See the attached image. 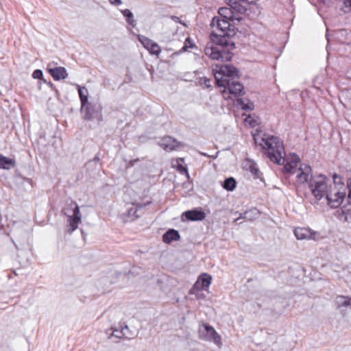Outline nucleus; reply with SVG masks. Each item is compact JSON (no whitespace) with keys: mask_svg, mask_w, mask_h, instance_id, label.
Wrapping results in <instances>:
<instances>
[{"mask_svg":"<svg viewBox=\"0 0 351 351\" xmlns=\"http://www.w3.org/2000/svg\"><path fill=\"white\" fill-rule=\"evenodd\" d=\"M216 84L223 89L221 94L224 99L230 98V95L237 97L243 90V86L237 80L238 77L237 69L232 65L216 64L213 68Z\"/></svg>","mask_w":351,"mask_h":351,"instance_id":"nucleus-1","label":"nucleus"},{"mask_svg":"<svg viewBox=\"0 0 351 351\" xmlns=\"http://www.w3.org/2000/svg\"><path fill=\"white\" fill-rule=\"evenodd\" d=\"M332 184L325 196L326 204L332 208H338L342 204L346 195V189H349L348 199H351V179L347 181V186L344 185L341 176L336 173L332 176Z\"/></svg>","mask_w":351,"mask_h":351,"instance_id":"nucleus-2","label":"nucleus"},{"mask_svg":"<svg viewBox=\"0 0 351 351\" xmlns=\"http://www.w3.org/2000/svg\"><path fill=\"white\" fill-rule=\"evenodd\" d=\"M255 143L267 150L269 159L278 165L283 160L284 147L279 138L264 134L262 137L258 135H253Z\"/></svg>","mask_w":351,"mask_h":351,"instance_id":"nucleus-3","label":"nucleus"},{"mask_svg":"<svg viewBox=\"0 0 351 351\" xmlns=\"http://www.w3.org/2000/svg\"><path fill=\"white\" fill-rule=\"evenodd\" d=\"M210 25V40L217 44H229L228 38L234 34V27L230 25L229 20L215 16Z\"/></svg>","mask_w":351,"mask_h":351,"instance_id":"nucleus-4","label":"nucleus"},{"mask_svg":"<svg viewBox=\"0 0 351 351\" xmlns=\"http://www.w3.org/2000/svg\"><path fill=\"white\" fill-rule=\"evenodd\" d=\"M330 180L324 175L319 174L313 176L308 186L312 195L317 200L324 198L330 186Z\"/></svg>","mask_w":351,"mask_h":351,"instance_id":"nucleus-5","label":"nucleus"},{"mask_svg":"<svg viewBox=\"0 0 351 351\" xmlns=\"http://www.w3.org/2000/svg\"><path fill=\"white\" fill-rule=\"evenodd\" d=\"M228 44H217L210 40L205 49V54L210 58L215 60H219L221 62H228L232 59V53L226 51L223 49V47Z\"/></svg>","mask_w":351,"mask_h":351,"instance_id":"nucleus-6","label":"nucleus"},{"mask_svg":"<svg viewBox=\"0 0 351 351\" xmlns=\"http://www.w3.org/2000/svg\"><path fill=\"white\" fill-rule=\"evenodd\" d=\"M63 212L67 217V231L72 232L78 228L82 221L80 207L75 202H71L64 208Z\"/></svg>","mask_w":351,"mask_h":351,"instance_id":"nucleus-7","label":"nucleus"},{"mask_svg":"<svg viewBox=\"0 0 351 351\" xmlns=\"http://www.w3.org/2000/svg\"><path fill=\"white\" fill-rule=\"evenodd\" d=\"M199 337L204 341L213 343L219 348L222 347L221 335L208 324H202L199 326Z\"/></svg>","mask_w":351,"mask_h":351,"instance_id":"nucleus-8","label":"nucleus"},{"mask_svg":"<svg viewBox=\"0 0 351 351\" xmlns=\"http://www.w3.org/2000/svg\"><path fill=\"white\" fill-rule=\"evenodd\" d=\"M298 184H305L311 181L312 176L311 167L306 164H300L298 169H295L291 177Z\"/></svg>","mask_w":351,"mask_h":351,"instance_id":"nucleus-9","label":"nucleus"},{"mask_svg":"<svg viewBox=\"0 0 351 351\" xmlns=\"http://www.w3.org/2000/svg\"><path fill=\"white\" fill-rule=\"evenodd\" d=\"M285 162L284 172L291 178L295 169H298L300 163L298 156L295 154H289L286 158L283 157L281 162Z\"/></svg>","mask_w":351,"mask_h":351,"instance_id":"nucleus-10","label":"nucleus"},{"mask_svg":"<svg viewBox=\"0 0 351 351\" xmlns=\"http://www.w3.org/2000/svg\"><path fill=\"white\" fill-rule=\"evenodd\" d=\"M212 277L207 274H202L190 290V294H198L200 291H207L211 284Z\"/></svg>","mask_w":351,"mask_h":351,"instance_id":"nucleus-11","label":"nucleus"},{"mask_svg":"<svg viewBox=\"0 0 351 351\" xmlns=\"http://www.w3.org/2000/svg\"><path fill=\"white\" fill-rule=\"evenodd\" d=\"M47 70L55 80H64L68 77V73L64 67L54 66L53 63L47 65Z\"/></svg>","mask_w":351,"mask_h":351,"instance_id":"nucleus-12","label":"nucleus"},{"mask_svg":"<svg viewBox=\"0 0 351 351\" xmlns=\"http://www.w3.org/2000/svg\"><path fill=\"white\" fill-rule=\"evenodd\" d=\"M138 40L150 53L156 56L160 54L161 50L156 43L143 36H139Z\"/></svg>","mask_w":351,"mask_h":351,"instance_id":"nucleus-13","label":"nucleus"},{"mask_svg":"<svg viewBox=\"0 0 351 351\" xmlns=\"http://www.w3.org/2000/svg\"><path fill=\"white\" fill-rule=\"evenodd\" d=\"M294 234L298 240L316 239L317 233L306 228H297L294 230Z\"/></svg>","mask_w":351,"mask_h":351,"instance_id":"nucleus-14","label":"nucleus"},{"mask_svg":"<svg viewBox=\"0 0 351 351\" xmlns=\"http://www.w3.org/2000/svg\"><path fill=\"white\" fill-rule=\"evenodd\" d=\"M141 206H134L128 208L125 213L121 215L122 220L127 223L131 222L139 217L138 211Z\"/></svg>","mask_w":351,"mask_h":351,"instance_id":"nucleus-15","label":"nucleus"},{"mask_svg":"<svg viewBox=\"0 0 351 351\" xmlns=\"http://www.w3.org/2000/svg\"><path fill=\"white\" fill-rule=\"evenodd\" d=\"M159 145L164 150L171 152L177 149L179 147V143L174 138L170 136H165L160 141Z\"/></svg>","mask_w":351,"mask_h":351,"instance_id":"nucleus-16","label":"nucleus"},{"mask_svg":"<svg viewBox=\"0 0 351 351\" xmlns=\"http://www.w3.org/2000/svg\"><path fill=\"white\" fill-rule=\"evenodd\" d=\"M248 0H229V5L240 13H243L248 9Z\"/></svg>","mask_w":351,"mask_h":351,"instance_id":"nucleus-17","label":"nucleus"},{"mask_svg":"<svg viewBox=\"0 0 351 351\" xmlns=\"http://www.w3.org/2000/svg\"><path fill=\"white\" fill-rule=\"evenodd\" d=\"M75 86L77 88L81 101V111H83L85 108V106L88 104V90L84 86H81L78 84H76Z\"/></svg>","mask_w":351,"mask_h":351,"instance_id":"nucleus-18","label":"nucleus"},{"mask_svg":"<svg viewBox=\"0 0 351 351\" xmlns=\"http://www.w3.org/2000/svg\"><path fill=\"white\" fill-rule=\"evenodd\" d=\"M186 218L191 221H202L206 217L204 212L197 210H192L185 212L183 214Z\"/></svg>","mask_w":351,"mask_h":351,"instance_id":"nucleus-19","label":"nucleus"},{"mask_svg":"<svg viewBox=\"0 0 351 351\" xmlns=\"http://www.w3.org/2000/svg\"><path fill=\"white\" fill-rule=\"evenodd\" d=\"M180 239V234L177 230L173 229L169 230L162 237V240L166 243H170L172 241H178Z\"/></svg>","mask_w":351,"mask_h":351,"instance_id":"nucleus-20","label":"nucleus"},{"mask_svg":"<svg viewBox=\"0 0 351 351\" xmlns=\"http://www.w3.org/2000/svg\"><path fill=\"white\" fill-rule=\"evenodd\" d=\"M243 122L245 125L254 128L259 124V118L256 116H252L251 114H243Z\"/></svg>","mask_w":351,"mask_h":351,"instance_id":"nucleus-21","label":"nucleus"},{"mask_svg":"<svg viewBox=\"0 0 351 351\" xmlns=\"http://www.w3.org/2000/svg\"><path fill=\"white\" fill-rule=\"evenodd\" d=\"M15 165V160L0 154V168L10 169Z\"/></svg>","mask_w":351,"mask_h":351,"instance_id":"nucleus-22","label":"nucleus"},{"mask_svg":"<svg viewBox=\"0 0 351 351\" xmlns=\"http://www.w3.org/2000/svg\"><path fill=\"white\" fill-rule=\"evenodd\" d=\"M259 211L258 209L254 208L250 209V210L245 212L243 215H241V217L236 219V221H238L240 218L241 219H245L250 221H252L259 216Z\"/></svg>","mask_w":351,"mask_h":351,"instance_id":"nucleus-23","label":"nucleus"},{"mask_svg":"<svg viewBox=\"0 0 351 351\" xmlns=\"http://www.w3.org/2000/svg\"><path fill=\"white\" fill-rule=\"evenodd\" d=\"M232 8H221L219 10V16L218 17H220L221 19H230L232 17Z\"/></svg>","mask_w":351,"mask_h":351,"instance_id":"nucleus-24","label":"nucleus"},{"mask_svg":"<svg viewBox=\"0 0 351 351\" xmlns=\"http://www.w3.org/2000/svg\"><path fill=\"white\" fill-rule=\"evenodd\" d=\"M238 104L243 110H252L254 108V103L248 99H239Z\"/></svg>","mask_w":351,"mask_h":351,"instance_id":"nucleus-25","label":"nucleus"},{"mask_svg":"<svg viewBox=\"0 0 351 351\" xmlns=\"http://www.w3.org/2000/svg\"><path fill=\"white\" fill-rule=\"evenodd\" d=\"M237 182L233 178H227L223 183V188L227 191H233L236 188Z\"/></svg>","mask_w":351,"mask_h":351,"instance_id":"nucleus-26","label":"nucleus"},{"mask_svg":"<svg viewBox=\"0 0 351 351\" xmlns=\"http://www.w3.org/2000/svg\"><path fill=\"white\" fill-rule=\"evenodd\" d=\"M183 158H177L172 162L173 166L176 167L179 171L181 173H185L186 172V168L183 165Z\"/></svg>","mask_w":351,"mask_h":351,"instance_id":"nucleus-27","label":"nucleus"},{"mask_svg":"<svg viewBox=\"0 0 351 351\" xmlns=\"http://www.w3.org/2000/svg\"><path fill=\"white\" fill-rule=\"evenodd\" d=\"M337 303L340 306H351V298L344 296H339L337 298Z\"/></svg>","mask_w":351,"mask_h":351,"instance_id":"nucleus-28","label":"nucleus"},{"mask_svg":"<svg viewBox=\"0 0 351 351\" xmlns=\"http://www.w3.org/2000/svg\"><path fill=\"white\" fill-rule=\"evenodd\" d=\"M339 3L342 4L341 9L344 12L351 11V0H340Z\"/></svg>","mask_w":351,"mask_h":351,"instance_id":"nucleus-29","label":"nucleus"},{"mask_svg":"<svg viewBox=\"0 0 351 351\" xmlns=\"http://www.w3.org/2000/svg\"><path fill=\"white\" fill-rule=\"evenodd\" d=\"M82 112L84 113V119L91 120L93 119L92 110L88 104L85 106V108Z\"/></svg>","mask_w":351,"mask_h":351,"instance_id":"nucleus-30","label":"nucleus"},{"mask_svg":"<svg viewBox=\"0 0 351 351\" xmlns=\"http://www.w3.org/2000/svg\"><path fill=\"white\" fill-rule=\"evenodd\" d=\"M249 166L250 171L254 173V175H256L258 173V169L256 167V165L251 160H247L245 164V167Z\"/></svg>","mask_w":351,"mask_h":351,"instance_id":"nucleus-31","label":"nucleus"},{"mask_svg":"<svg viewBox=\"0 0 351 351\" xmlns=\"http://www.w3.org/2000/svg\"><path fill=\"white\" fill-rule=\"evenodd\" d=\"M199 83L203 88H210L211 86L210 80L205 77H201Z\"/></svg>","mask_w":351,"mask_h":351,"instance_id":"nucleus-32","label":"nucleus"},{"mask_svg":"<svg viewBox=\"0 0 351 351\" xmlns=\"http://www.w3.org/2000/svg\"><path fill=\"white\" fill-rule=\"evenodd\" d=\"M43 77V71L40 69L35 70L32 73V77L34 79H41Z\"/></svg>","mask_w":351,"mask_h":351,"instance_id":"nucleus-33","label":"nucleus"},{"mask_svg":"<svg viewBox=\"0 0 351 351\" xmlns=\"http://www.w3.org/2000/svg\"><path fill=\"white\" fill-rule=\"evenodd\" d=\"M121 13L126 19L132 16L133 14L132 12L128 9L121 10Z\"/></svg>","mask_w":351,"mask_h":351,"instance_id":"nucleus-34","label":"nucleus"},{"mask_svg":"<svg viewBox=\"0 0 351 351\" xmlns=\"http://www.w3.org/2000/svg\"><path fill=\"white\" fill-rule=\"evenodd\" d=\"M345 215V220L348 222H351V210H348L347 213L343 212Z\"/></svg>","mask_w":351,"mask_h":351,"instance_id":"nucleus-35","label":"nucleus"},{"mask_svg":"<svg viewBox=\"0 0 351 351\" xmlns=\"http://www.w3.org/2000/svg\"><path fill=\"white\" fill-rule=\"evenodd\" d=\"M128 23L132 25V27H134L136 25V21L134 19V15L132 14V16L130 18H127Z\"/></svg>","mask_w":351,"mask_h":351,"instance_id":"nucleus-36","label":"nucleus"},{"mask_svg":"<svg viewBox=\"0 0 351 351\" xmlns=\"http://www.w3.org/2000/svg\"><path fill=\"white\" fill-rule=\"evenodd\" d=\"M109 1L112 5H114L116 6H119L122 4L121 0H109Z\"/></svg>","mask_w":351,"mask_h":351,"instance_id":"nucleus-37","label":"nucleus"},{"mask_svg":"<svg viewBox=\"0 0 351 351\" xmlns=\"http://www.w3.org/2000/svg\"><path fill=\"white\" fill-rule=\"evenodd\" d=\"M197 299H202L205 297L204 294L202 293V291H200L198 292V294H194Z\"/></svg>","mask_w":351,"mask_h":351,"instance_id":"nucleus-38","label":"nucleus"},{"mask_svg":"<svg viewBox=\"0 0 351 351\" xmlns=\"http://www.w3.org/2000/svg\"><path fill=\"white\" fill-rule=\"evenodd\" d=\"M119 334H120V332H119L118 330H114L112 332L111 335L115 336V337H120L121 336L119 335Z\"/></svg>","mask_w":351,"mask_h":351,"instance_id":"nucleus-39","label":"nucleus"},{"mask_svg":"<svg viewBox=\"0 0 351 351\" xmlns=\"http://www.w3.org/2000/svg\"><path fill=\"white\" fill-rule=\"evenodd\" d=\"M171 19L173 20L176 23H181V21H180L179 18L177 17V16H171Z\"/></svg>","mask_w":351,"mask_h":351,"instance_id":"nucleus-40","label":"nucleus"},{"mask_svg":"<svg viewBox=\"0 0 351 351\" xmlns=\"http://www.w3.org/2000/svg\"><path fill=\"white\" fill-rule=\"evenodd\" d=\"M320 1L323 2L324 3H326V0H319Z\"/></svg>","mask_w":351,"mask_h":351,"instance_id":"nucleus-41","label":"nucleus"}]
</instances>
